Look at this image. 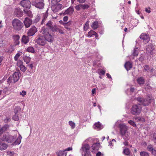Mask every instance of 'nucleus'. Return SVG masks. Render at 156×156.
I'll use <instances>...</instances> for the list:
<instances>
[{"label":"nucleus","instance_id":"nucleus-1","mask_svg":"<svg viewBox=\"0 0 156 156\" xmlns=\"http://www.w3.org/2000/svg\"><path fill=\"white\" fill-rule=\"evenodd\" d=\"M16 138V135L12 136L7 132L3 134L1 139L2 141H6L8 143H12L14 141V144L19 145L21 143L22 137L20 134L17 139Z\"/></svg>","mask_w":156,"mask_h":156},{"label":"nucleus","instance_id":"nucleus-2","mask_svg":"<svg viewBox=\"0 0 156 156\" xmlns=\"http://www.w3.org/2000/svg\"><path fill=\"white\" fill-rule=\"evenodd\" d=\"M49 29L48 28L43 27L41 32L44 37L46 42H52L54 40V37L49 32Z\"/></svg>","mask_w":156,"mask_h":156},{"label":"nucleus","instance_id":"nucleus-3","mask_svg":"<svg viewBox=\"0 0 156 156\" xmlns=\"http://www.w3.org/2000/svg\"><path fill=\"white\" fill-rule=\"evenodd\" d=\"M12 23L13 29L15 30L20 31L23 27V23L18 19H14L12 20Z\"/></svg>","mask_w":156,"mask_h":156},{"label":"nucleus","instance_id":"nucleus-4","mask_svg":"<svg viewBox=\"0 0 156 156\" xmlns=\"http://www.w3.org/2000/svg\"><path fill=\"white\" fill-rule=\"evenodd\" d=\"M142 111V107L140 104L134 105L131 108V113L133 115H139Z\"/></svg>","mask_w":156,"mask_h":156},{"label":"nucleus","instance_id":"nucleus-5","mask_svg":"<svg viewBox=\"0 0 156 156\" xmlns=\"http://www.w3.org/2000/svg\"><path fill=\"white\" fill-rule=\"evenodd\" d=\"M136 100L142 105L144 106L148 105L151 103V98L149 96H147L146 99L142 98H137Z\"/></svg>","mask_w":156,"mask_h":156},{"label":"nucleus","instance_id":"nucleus-6","mask_svg":"<svg viewBox=\"0 0 156 156\" xmlns=\"http://www.w3.org/2000/svg\"><path fill=\"white\" fill-rule=\"evenodd\" d=\"M36 42L39 45L43 46L47 43L43 35L39 34L36 38Z\"/></svg>","mask_w":156,"mask_h":156},{"label":"nucleus","instance_id":"nucleus-7","mask_svg":"<svg viewBox=\"0 0 156 156\" xmlns=\"http://www.w3.org/2000/svg\"><path fill=\"white\" fill-rule=\"evenodd\" d=\"M19 73L17 72H15L13 75L10 76L9 78L8 79V82L9 83H15L19 80Z\"/></svg>","mask_w":156,"mask_h":156},{"label":"nucleus","instance_id":"nucleus-8","mask_svg":"<svg viewBox=\"0 0 156 156\" xmlns=\"http://www.w3.org/2000/svg\"><path fill=\"white\" fill-rule=\"evenodd\" d=\"M146 53L151 55L155 54V48L152 44H150L146 46Z\"/></svg>","mask_w":156,"mask_h":156},{"label":"nucleus","instance_id":"nucleus-9","mask_svg":"<svg viewBox=\"0 0 156 156\" xmlns=\"http://www.w3.org/2000/svg\"><path fill=\"white\" fill-rule=\"evenodd\" d=\"M21 5L25 9H29L30 7L31 3L29 0H23L20 2Z\"/></svg>","mask_w":156,"mask_h":156},{"label":"nucleus","instance_id":"nucleus-10","mask_svg":"<svg viewBox=\"0 0 156 156\" xmlns=\"http://www.w3.org/2000/svg\"><path fill=\"white\" fill-rule=\"evenodd\" d=\"M140 37L143 41L145 44L148 43L150 40L149 35L145 33L142 34L140 35Z\"/></svg>","mask_w":156,"mask_h":156},{"label":"nucleus","instance_id":"nucleus-11","mask_svg":"<svg viewBox=\"0 0 156 156\" xmlns=\"http://www.w3.org/2000/svg\"><path fill=\"white\" fill-rule=\"evenodd\" d=\"M37 31V28L34 26H33L29 29L28 32V36H33L35 34Z\"/></svg>","mask_w":156,"mask_h":156},{"label":"nucleus","instance_id":"nucleus-12","mask_svg":"<svg viewBox=\"0 0 156 156\" xmlns=\"http://www.w3.org/2000/svg\"><path fill=\"white\" fill-rule=\"evenodd\" d=\"M62 5L59 3L55 5H53L51 6V9L54 12H57L62 7Z\"/></svg>","mask_w":156,"mask_h":156},{"label":"nucleus","instance_id":"nucleus-13","mask_svg":"<svg viewBox=\"0 0 156 156\" xmlns=\"http://www.w3.org/2000/svg\"><path fill=\"white\" fill-rule=\"evenodd\" d=\"M127 127L125 125H122L120 126V132L122 136L125 135L127 131Z\"/></svg>","mask_w":156,"mask_h":156},{"label":"nucleus","instance_id":"nucleus-14","mask_svg":"<svg viewBox=\"0 0 156 156\" xmlns=\"http://www.w3.org/2000/svg\"><path fill=\"white\" fill-rule=\"evenodd\" d=\"M90 147L89 145L87 144H84L82 145L80 149V150H82V154L83 155V153H84L87 152L89 151Z\"/></svg>","mask_w":156,"mask_h":156},{"label":"nucleus","instance_id":"nucleus-15","mask_svg":"<svg viewBox=\"0 0 156 156\" xmlns=\"http://www.w3.org/2000/svg\"><path fill=\"white\" fill-rule=\"evenodd\" d=\"M43 0H41L40 2L36 3H32V5H34L37 8L41 9L44 8V4Z\"/></svg>","mask_w":156,"mask_h":156},{"label":"nucleus","instance_id":"nucleus-16","mask_svg":"<svg viewBox=\"0 0 156 156\" xmlns=\"http://www.w3.org/2000/svg\"><path fill=\"white\" fill-rule=\"evenodd\" d=\"M23 23L26 27L28 28L29 27L32 23V21L31 19L28 17H26L25 18Z\"/></svg>","mask_w":156,"mask_h":156},{"label":"nucleus","instance_id":"nucleus-17","mask_svg":"<svg viewBox=\"0 0 156 156\" xmlns=\"http://www.w3.org/2000/svg\"><path fill=\"white\" fill-rule=\"evenodd\" d=\"M9 126L8 124L5 125L2 127L0 129V136L6 131L9 129Z\"/></svg>","mask_w":156,"mask_h":156},{"label":"nucleus","instance_id":"nucleus-18","mask_svg":"<svg viewBox=\"0 0 156 156\" xmlns=\"http://www.w3.org/2000/svg\"><path fill=\"white\" fill-rule=\"evenodd\" d=\"M14 12L15 14L17 17H20L23 15V12L20 8H16Z\"/></svg>","mask_w":156,"mask_h":156},{"label":"nucleus","instance_id":"nucleus-19","mask_svg":"<svg viewBox=\"0 0 156 156\" xmlns=\"http://www.w3.org/2000/svg\"><path fill=\"white\" fill-rule=\"evenodd\" d=\"M46 26L48 27L52 31H53L55 27H56L55 25L53 26L51 20H49L48 21L46 24Z\"/></svg>","mask_w":156,"mask_h":156},{"label":"nucleus","instance_id":"nucleus-20","mask_svg":"<svg viewBox=\"0 0 156 156\" xmlns=\"http://www.w3.org/2000/svg\"><path fill=\"white\" fill-rule=\"evenodd\" d=\"M74 10V9L73 7H70L65 11L63 14L64 15L66 14L71 15L73 13Z\"/></svg>","mask_w":156,"mask_h":156},{"label":"nucleus","instance_id":"nucleus-21","mask_svg":"<svg viewBox=\"0 0 156 156\" xmlns=\"http://www.w3.org/2000/svg\"><path fill=\"white\" fill-rule=\"evenodd\" d=\"M8 147V145L5 143L4 142H0V150L3 151L6 149Z\"/></svg>","mask_w":156,"mask_h":156},{"label":"nucleus","instance_id":"nucleus-22","mask_svg":"<svg viewBox=\"0 0 156 156\" xmlns=\"http://www.w3.org/2000/svg\"><path fill=\"white\" fill-rule=\"evenodd\" d=\"M125 67L126 69L127 70H129L132 67V64L129 62H127L125 65Z\"/></svg>","mask_w":156,"mask_h":156},{"label":"nucleus","instance_id":"nucleus-23","mask_svg":"<svg viewBox=\"0 0 156 156\" xmlns=\"http://www.w3.org/2000/svg\"><path fill=\"white\" fill-rule=\"evenodd\" d=\"M144 70L145 71H149L151 72H152L154 70L153 68H151L150 69V67L148 65H146L143 66Z\"/></svg>","mask_w":156,"mask_h":156},{"label":"nucleus","instance_id":"nucleus-24","mask_svg":"<svg viewBox=\"0 0 156 156\" xmlns=\"http://www.w3.org/2000/svg\"><path fill=\"white\" fill-rule=\"evenodd\" d=\"M100 146L99 143H96L94 144L92 146V147L93 149L94 150H98Z\"/></svg>","mask_w":156,"mask_h":156},{"label":"nucleus","instance_id":"nucleus-25","mask_svg":"<svg viewBox=\"0 0 156 156\" xmlns=\"http://www.w3.org/2000/svg\"><path fill=\"white\" fill-rule=\"evenodd\" d=\"M29 39L28 36L23 35L22 39V41L25 44L27 43L29 41Z\"/></svg>","mask_w":156,"mask_h":156},{"label":"nucleus","instance_id":"nucleus-26","mask_svg":"<svg viewBox=\"0 0 156 156\" xmlns=\"http://www.w3.org/2000/svg\"><path fill=\"white\" fill-rule=\"evenodd\" d=\"M101 123L98 122L96 123L95 124L94 126V129H100L101 128Z\"/></svg>","mask_w":156,"mask_h":156},{"label":"nucleus","instance_id":"nucleus-27","mask_svg":"<svg viewBox=\"0 0 156 156\" xmlns=\"http://www.w3.org/2000/svg\"><path fill=\"white\" fill-rule=\"evenodd\" d=\"M91 27L94 30H95L97 29L98 27V22L95 21L94 22Z\"/></svg>","mask_w":156,"mask_h":156},{"label":"nucleus","instance_id":"nucleus-28","mask_svg":"<svg viewBox=\"0 0 156 156\" xmlns=\"http://www.w3.org/2000/svg\"><path fill=\"white\" fill-rule=\"evenodd\" d=\"M58 156H66V151H59L58 153Z\"/></svg>","mask_w":156,"mask_h":156},{"label":"nucleus","instance_id":"nucleus-29","mask_svg":"<svg viewBox=\"0 0 156 156\" xmlns=\"http://www.w3.org/2000/svg\"><path fill=\"white\" fill-rule=\"evenodd\" d=\"M137 81L138 83L140 84H143L144 83V80L142 77H140L137 79Z\"/></svg>","mask_w":156,"mask_h":156},{"label":"nucleus","instance_id":"nucleus-30","mask_svg":"<svg viewBox=\"0 0 156 156\" xmlns=\"http://www.w3.org/2000/svg\"><path fill=\"white\" fill-rule=\"evenodd\" d=\"M123 153L124 154L126 155H129L130 154V151L129 149L126 148L124 149Z\"/></svg>","mask_w":156,"mask_h":156},{"label":"nucleus","instance_id":"nucleus-31","mask_svg":"<svg viewBox=\"0 0 156 156\" xmlns=\"http://www.w3.org/2000/svg\"><path fill=\"white\" fill-rule=\"evenodd\" d=\"M24 60L26 63L28 64L30 61V58L29 56H26L24 57Z\"/></svg>","mask_w":156,"mask_h":156},{"label":"nucleus","instance_id":"nucleus-32","mask_svg":"<svg viewBox=\"0 0 156 156\" xmlns=\"http://www.w3.org/2000/svg\"><path fill=\"white\" fill-rule=\"evenodd\" d=\"M89 21H87L84 27V30L85 31H86L89 28Z\"/></svg>","mask_w":156,"mask_h":156},{"label":"nucleus","instance_id":"nucleus-33","mask_svg":"<svg viewBox=\"0 0 156 156\" xmlns=\"http://www.w3.org/2000/svg\"><path fill=\"white\" fill-rule=\"evenodd\" d=\"M69 125L71 126L72 129H74L75 127V124L72 121H70L69 122Z\"/></svg>","mask_w":156,"mask_h":156},{"label":"nucleus","instance_id":"nucleus-34","mask_svg":"<svg viewBox=\"0 0 156 156\" xmlns=\"http://www.w3.org/2000/svg\"><path fill=\"white\" fill-rule=\"evenodd\" d=\"M58 31L61 34H63L64 33V32L63 31L57 28V26L55 27V29H54V31L53 32H57Z\"/></svg>","mask_w":156,"mask_h":156},{"label":"nucleus","instance_id":"nucleus-35","mask_svg":"<svg viewBox=\"0 0 156 156\" xmlns=\"http://www.w3.org/2000/svg\"><path fill=\"white\" fill-rule=\"evenodd\" d=\"M27 51L29 52L34 53V48L32 47H30L28 48L27 49Z\"/></svg>","mask_w":156,"mask_h":156},{"label":"nucleus","instance_id":"nucleus-36","mask_svg":"<svg viewBox=\"0 0 156 156\" xmlns=\"http://www.w3.org/2000/svg\"><path fill=\"white\" fill-rule=\"evenodd\" d=\"M137 48L134 49L133 53V55L134 56H137L139 53V51L137 50Z\"/></svg>","mask_w":156,"mask_h":156},{"label":"nucleus","instance_id":"nucleus-37","mask_svg":"<svg viewBox=\"0 0 156 156\" xmlns=\"http://www.w3.org/2000/svg\"><path fill=\"white\" fill-rule=\"evenodd\" d=\"M24 12L27 15V16L29 17H31L32 16V14L31 11L30 10H27L24 9Z\"/></svg>","mask_w":156,"mask_h":156},{"label":"nucleus","instance_id":"nucleus-38","mask_svg":"<svg viewBox=\"0 0 156 156\" xmlns=\"http://www.w3.org/2000/svg\"><path fill=\"white\" fill-rule=\"evenodd\" d=\"M94 33H95L94 31L92 30H91L88 32L87 34V36L88 37H91L92 36L94 35Z\"/></svg>","mask_w":156,"mask_h":156},{"label":"nucleus","instance_id":"nucleus-39","mask_svg":"<svg viewBox=\"0 0 156 156\" xmlns=\"http://www.w3.org/2000/svg\"><path fill=\"white\" fill-rule=\"evenodd\" d=\"M140 156H149L148 153L145 151H142L140 153Z\"/></svg>","mask_w":156,"mask_h":156},{"label":"nucleus","instance_id":"nucleus-40","mask_svg":"<svg viewBox=\"0 0 156 156\" xmlns=\"http://www.w3.org/2000/svg\"><path fill=\"white\" fill-rule=\"evenodd\" d=\"M48 16V10H47L46 11V12L45 13H43V18L46 20Z\"/></svg>","mask_w":156,"mask_h":156},{"label":"nucleus","instance_id":"nucleus-41","mask_svg":"<svg viewBox=\"0 0 156 156\" xmlns=\"http://www.w3.org/2000/svg\"><path fill=\"white\" fill-rule=\"evenodd\" d=\"M81 8H82L83 9H87L89 7V6L86 4H81Z\"/></svg>","mask_w":156,"mask_h":156},{"label":"nucleus","instance_id":"nucleus-42","mask_svg":"<svg viewBox=\"0 0 156 156\" xmlns=\"http://www.w3.org/2000/svg\"><path fill=\"white\" fill-rule=\"evenodd\" d=\"M20 110V107L19 106L16 107L14 109V112L15 114H17L19 111Z\"/></svg>","mask_w":156,"mask_h":156},{"label":"nucleus","instance_id":"nucleus-43","mask_svg":"<svg viewBox=\"0 0 156 156\" xmlns=\"http://www.w3.org/2000/svg\"><path fill=\"white\" fill-rule=\"evenodd\" d=\"M12 119L16 121H18L19 119V117L18 116V115L15 114L12 117Z\"/></svg>","mask_w":156,"mask_h":156},{"label":"nucleus","instance_id":"nucleus-44","mask_svg":"<svg viewBox=\"0 0 156 156\" xmlns=\"http://www.w3.org/2000/svg\"><path fill=\"white\" fill-rule=\"evenodd\" d=\"M129 124L130 125L133 126V127H136V125L134 122V121L132 120H130L128 121V122Z\"/></svg>","mask_w":156,"mask_h":156},{"label":"nucleus","instance_id":"nucleus-45","mask_svg":"<svg viewBox=\"0 0 156 156\" xmlns=\"http://www.w3.org/2000/svg\"><path fill=\"white\" fill-rule=\"evenodd\" d=\"M135 119L137 122L139 121H145L144 119L143 118H141L140 117H137L135 118Z\"/></svg>","mask_w":156,"mask_h":156},{"label":"nucleus","instance_id":"nucleus-46","mask_svg":"<svg viewBox=\"0 0 156 156\" xmlns=\"http://www.w3.org/2000/svg\"><path fill=\"white\" fill-rule=\"evenodd\" d=\"M17 65L19 67H20L21 66H23V62L20 60H19L18 61V62H17Z\"/></svg>","mask_w":156,"mask_h":156},{"label":"nucleus","instance_id":"nucleus-47","mask_svg":"<svg viewBox=\"0 0 156 156\" xmlns=\"http://www.w3.org/2000/svg\"><path fill=\"white\" fill-rule=\"evenodd\" d=\"M58 1L57 0H52L51 1V5H55L57 4H58Z\"/></svg>","mask_w":156,"mask_h":156},{"label":"nucleus","instance_id":"nucleus-48","mask_svg":"<svg viewBox=\"0 0 156 156\" xmlns=\"http://www.w3.org/2000/svg\"><path fill=\"white\" fill-rule=\"evenodd\" d=\"M20 70L23 71V72H24L27 69L23 65V66H21V67H20Z\"/></svg>","mask_w":156,"mask_h":156},{"label":"nucleus","instance_id":"nucleus-49","mask_svg":"<svg viewBox=\"0 0 156 156\" xmlns=\"http://www.w3.org/2000/svg\"><path fill=\"white\" fill-rule=\"evenodd\" d=\"M20 54L19 52L17 53L16 54L15 56L14 57V58L15 60V61L17 60L18 58L20 57Z\"/></svg>","mask_w":156,"mask_h":156},{"label":"nucleus","instance_id":"nucleus-50","mask_svg":"<svg viewBox=\"0 0 156 156\" xmlns=\"http://www.w3.org/2000/svg\"><path fill=\"white\" fill-rule=\"evenodd\" d=\"M84 156H93L90 151L84 153Z\"/></svg>","mask_w":156,"mask_h":156},{"label":"nucleus","instance_id":"nucleus-51","mask_svg":"<svg viewBox=\"0 0 156 156\" xmlns=\"http://www.w3.org/2000/svg\"><path fill=\"white\" fill-rule=\"evenodd\" d=\"M81 4H79L78 5H76L75 6V8L76 9L77 11L80 10L81 8Z\"/></svg>","mask_w":156,"mask_h":156},{"label":"nucleus","instance_id":"nucleus-52","mask_svg":"<svg viewBox=\"0 0 156 156\" xmlns=\"http://www.w3.org/2000/svg\"><path fill=\"white\" fill-rule=\"evenodd\" d=\"M147 149L149 151H151L153 149V147L151 145L148 146L147 147Z\"/></svg>","mask_w":156,"mask_h":156},{"label":"nucleus","instance_id":"nucleus-53","mask_svg":"<svg viewBox=\"0 0 156 156\" xmlns=\"http://www.w3.org/2000/svg\"><path fill=\"white\" fill-rule=\"evenodd\" d=\"M14 38L15 40H16L17 41H18L20 39V36L19 35H16L14 36Z\"/></svg>","mask_w":156,"mask_h":156},{"label":"nucleus","instance_id":"nucleus-54","mask_svg":"<svg viewBox=\"0 0 156 156\" xmlns=\"http://www.w3.org/2000/svg\"><path fill=\"white\" fill-rule=\"evenodd\" d=\"M20 94L22 96L24 97L26 94V92L25 91L23 90L22 92H20Z\"/></svg>","mask_w":156,"mask_h":156},{"label":"nucleus","instance_id":"nucleus-55","mask_svg":"<svg viewBox=\"0 0 156 156\" xmlns=\"http://www.w3.org/2000/svg\"><path fill=\"white\" fill-rule=\"evenodd\" d=\"M14 50L13 47L12 46H11L9 47V51L10 52H12Z\"/></svg>","mask_w":156,"mask_h":156},{"label":"nucleus","instance_id":"nucleus-56","mask_svg":"<svg viewBox=\"0 0 156 156\" xmlns=\"http://www.w3.org/2000/svg\"><path fill=\"white\" fill-rule=\"evenodd\" d=\"M98 71L100 73L102 74V75H104V74L105 73V71L101 69L99 70Z\"/></svg>","mask_w":156,"mask_h":156},{"label":"nucleus","instance_id":"nucleus-57","mask_svg":"<svg viewBox=\"0 0 156 156\" xmlns=\"http://www.w3.org/2000/svg\"><path fill=\"white\" fill-rule=\"evenodd\" d=\"M71 22L70 21H69V22L67 23H63V25H67V26H69L71 24Z\"/></svg>","mask_w":156,"mask_h":156},{"label":"nucleus","instance_id":"nucleus-58","mask_svg":"<svg viewBox=\"0 0 156 156\" xmlns=\"http://www.w3.org/2000/svg\"><path fill=\"white\" fill-rule=\"evenodd\" d=\"M150 8L149 7L148 8H146L145 9V11L146 12H147L148 13H149L151 12V11L150 10Z\"/></svg>","mask_w":156,"mask_h":156},{"label":"nucleus","instance_id":"nucleus-59","mask_svg":"<svg viewBox=\"0 0 156 156\" xmlns=\"http://www.w3.org/2000/svg\"><path fill=\"white\" fill-rule=\"evenodd\" d=\"M68 19V17L67 16H65L64 17L63 20L64 21L66 22L67 21Z\"/></svg>","mask_w":156,"mask_h":156},{"label":"nucleus","instance_id":"nucleus-60","mask_svg":"<svg viewBox=\"0 0 156 156\" xmlns=\"http://www.w3.org/2000/svg\"><path fill=\"white\" fill-rule=\"evenodd\" d=\"M151 151H152V153L154 155H156V151L153 149Z\"/></svg>","mask_w":156,"mask_h":156},{"label":"nucleus","instance_id":"nucleus-61","mask_svg":"<svg viewBox=\"0 0 156 156\" xmlns=\"http://www.w3.org/2000/svg\"><path fill=\"white\" fill-rule=\"evenodd\" d=\"M77 1L80 3H83L85 1V0H77Z\"/></svg>","mask_w":156,"mask_h":156},{"label":"nucleus","instance_id":"nucleus-62","mask_svg":"<svg viewBox=\"0 0 156 156\" xmlns=\"http://www.w3.org/2000/svg\"><path fill=\"white\" fill-rule=\"evenodd\" d=\"M72 150V147H69L66 149V151H69Z\"/></svg>","mask_w":156,"mask_h":156},{"label":"nucleus","instance_id":"nucleus-63","mask_svg":"<svg viewBox=\"0 0 156 156\" xmlns=\"http://www.w3.org/2000/svg\"><path fill=\"white\" fill-rule=\"evenodd\" d=\"M96 91V89L95 88L93 89L92 90V94H93L95 93Z\"/></svg>","mask_w":156,"mask_h":156},{"label":"nucleus","instance_id":"nucleus-64","mask_svg":"<svg viewBox=\"0 0 156 156\" xmlns=\"http://www.w3.org/2000/svg\"><path fill=\"white\" fill-rule=\"evenodd\" d=\"M153 138L156 140V132L154 133L153 135Z\"/></svg>","mask_w":156,"mask_h":156}]
</instances>
